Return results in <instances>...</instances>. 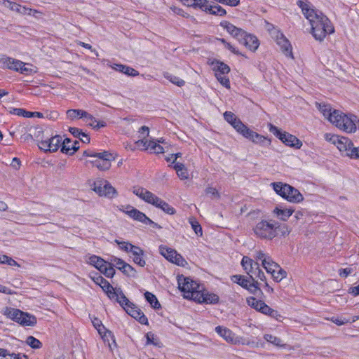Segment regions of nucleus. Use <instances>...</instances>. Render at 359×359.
Instances as JSON below:
<instances>
[{
    "label": "nucleus",
    "mask_w": 359,
    "mask_h": 359,
    "mask_svg": "<svg viewBox=\"0 0 359 359\" xmlns=\"http://www.w3.org/2000/svg\"><path fill=\"white\" fill-rule=\"evenodd\" d=\"M3 64L8 68L14 71H19L21 67L25 66L27 64L11 57H3L1 59Z\"/></svg>",
    "instance_id": "393cba45"
},
{
    "label": "nucleus",
    "mask_w": 359,
    "mask_h": 359,
    "mask_svg": "<svg viewBox=\"0 0 359 359\" xmlns=\"http://www.w3.org/2000/svg\"><path fill=\"white\" fill-rule=\"evenodd\" d=\"M100 271L108 278H111L115 273V270L111 263L107 262L106 266L102 269H100Z\"/></svg>",
    "instance_id": "09e8293b"
},
{
    "label": "nucleus",
    "mask_w": 359,
    "mask_h": 359,
    "mask_svg": "<svg viewBox=\"0 0 359 359\" xmlns=\"http://www.w3.org/2000/svg\"><path fill=\"white\" fill-rule=\"evenodd\" d=\"M179 289L184 293V297L195 300V294L198 293L202 286L190 278L178 279Z\"/></svg>",
    "instance_id": "423d86ee"
},
{
    "label": "nucleus",
    "mask_w": 359,
    "mask_h": 359,
    "mask_svg": "<svg viewBox=\"0 0 359 359\" xmlns=\"http://www.w3.org/2000/svg\"><path fill=\"white\" fill-rule=\"evenodd\" d=\"M146 338L147 344H153L156 346L161 347V342L154 333L151 332L147 333Z\"/></svg>",
    "instance_id": "8fccbe9b"
},
{
    "label": "nucleus",
    "mask_w": 359,
    "mask_h": 359,
    "mask_svg": "<svg viewBox=\"0 0 359 359\" xmlns=\"http://www.w3.org/2000/svg\"><path fill=\"white\" fill-rule=\"evenodd\" d=\"M90 265L95 266L96 269H97L100 271V269H102L103 266H106L107 262L104 261L103 259H102L100 257H97L96 255H92L89 257L88 262Z\"/></svg>",
    "instance_id": "58836bf2"
},
{
    "label": "nucleus",
    "mask_w": 359,
    "mask_h": 359,
    "mask_svg": "<svg viewBox=\"0 0 359 359\" xmlns=\"http://www.w3.org/2000/svg\"><path fill=\"white\" fill-rule=\"evenodd\" d=\"M205 192L206 194H210L211 195V196L213 198H217L219 199L220 198V194L218 192V191L214 188V187H208L205 189Z\"/></svg>",
    "instance_id": "680f3d73"
},
{
    "label": "nucleus",
    "mask_w": 359,
    "mask_h": 359,
    "mask_svg": "<svg viewBox=\"0 0 359 359\" xmlns=\"http://www.w3.org/2000/svg\"><path fill=\"white\" fill-rule=\"evenodd\" d=\"M254 236L260 240L272 241L278 236L279 232L285 236L290 229L286 224H280L273 219H261L252 228Z\"/></svg>",
    "instance_id": "f03ea898"
},
{
    "label": "nucleus",
    "mask_w": 359,
    "mask_h": 359,
    "mask_svg": "<svg viewBox=\"0 0 359 359\" xmlns=\"http://www.w3.org/2000/svg\"><path fill=\"white\" fill-rule=\"evenodd\" d=\"M4 313L8 318L16 321L17 323L20 320V316L23 315V312L20 310L8 307H6L4 309Z\"/></svg>",
    "instance_id": "7c9ffc66"
},
{
    "label": "nucleus",
    "mask_w": 359,
    "mask_h": 359,
    "mask_svg": "<svg viewBox=\"0 0 359 359\" xmlns=\"http://www.w3.org/2000/svg\"><path fill=\"white\" fill-rule=\"evenodd\" d=\"M137 144L140 145H142L144 147V150H149L150 153H154V146L156 145V142L153 140H145L144 139L138 140Z\"/></svg>",
    "instance_id": "79ce46f5"
},
{
    "label": "nucleus",
    "mask_w": 359,
    "mask_h": 359,
    "mask_svg": "<svg viewBox=\"0 0 359 359\" xmlns=\"http://www.w3.org/2000/svg\"><path fill=\"white\" fill-rule=\"evenodd\" d=\"M195 302L205 304H217L219 297L216 294L205 292L202 287L198 293L195 294Z\"/></svg>",
    "instance_id": "4468645a"
},
{
    "label": "nucleus",
    "mask_w": 359,
    "mask_h": 359,
    "mask_svg": "<svg viewBox=\"0 0 359 359\" xmlns=\"http://www.w3.org/2000/svg\"><path fill=\"white\" fill-rule=\"evenodd\" d=\"M144 297L146 300L150 304L152 308L155 309L161 308V304L154 294L149 292H146L144 293Z\"/></svg>",
    "instance_id": "a19ab883"
},
{
    "label": "nucleus",
    "mask_w": 359,
    "mask_h": 359,
    "mask_svg": "<svg viewBox=\"0 0 359 359\" xmlns=\"http://www.w3.org/2000/svg\"><path fill=\"white\" fill-rule=\"evenodd\" d=\"M264 339L266 341H268V342H269V343H271V344H273V345H275L276 346L283 347L285 346V344H283V341H282V340L280 338H278V337H277L276 336H273L272 334H266L264 336Z\"/></svg>",
    "instance_id": "37998d69"
},
{
    "label": "nucleus",
    "mask_w": 359,
    "mask_h": 359,
    "mask_svg": "<svg viewBox=\"0 0 359 359\" xmlns=\"http://www.w3.org/2000/svg\"><path fill=\"white\" fill-rule=\"evenodd\" d=\"M336 146L340 151L346 152V155L348 156L353 142L348 138L340 136Z\"/></svg>",
    "instance_id": "cd10ccee"
},
{
    "label": "nucleus",
    "mask_w": 359,
    "mask_h": 359,
    "mask_svg": "<svg viewBox=\"0 0 359 359\" xmlns=\"http://www.w3.org/2000/svg\"><path fill=\"white\" fill-rule=\"evenodd\" d=\"M324 137L327 142H330L336 145L340 136L332 133H325Z\"/></svg>",
    "instance_id": "0e129e2a"
},
{
    "label": "nucleus",
    "mask_w": 359,
    "mask_h": 359,
    "mask_svg": "<svg viewBox=\"0 0 359 359\" xmlns=\"http://www.w3.org/2000/svg\"><path fill=\"white\" fill-rule=\"evenodd\" d=\"M358 119L354 115H346L341 111H339L336 118L332 123L339 129L346 133H354L356 129V122Z\"/></svg>",
    "instance_id": "39448f33"
},
{
    "label": "nucleus",
    "mask_w": 359,
    "mask_h": 359,
    "mask_svg": "<svg viewBox=\"0 0 359 359\" xmlns=\"http://www.w3.org/2000/svg\"><path fill=\"white\" fill-rule=\"evenodd\" d=\"M123 269L121 271L124 274L130 277H135L137 274L136 270L129 264H123Z\"/></svg>",
    "instance_id": "6e6d98bb"
},
{
    "label": "nucleus",
    "mask_w": 359,
    "mask_h": 359,
    "mask_svg": "<svg viewBox=\"0 0 359 359\" xmlns=\"http://www.w3.org/2000/svg\"><path fill=\"white\" fill-rule=\"evenodd\" d=\"M215 76L223 86L227 88H230V81L229 78L226 76V74L215 72Z\"/></svg>",
    "instance_id": "5fc2aeb1"
},
{
    "label": "nucleus",
    "mask_w": 359,
    "mask_h": 359,
    "mask_svg": "<svg viewBox=\"0 0 359 359\" xmlns=\"http://www.w3.org/2000/svg\"><path fill=\"white\" fill-rule=\"evenodd\" d=\"M88 116L90 117H85L86 121L88 123V125L93 127V128L98 130L100 128L105 127L107 126L106 122L97 121L95 118H94L91 114L88 113Z\"/></svg>",
    "instance_id": "4c0bfd02"
},
{
    "label": "nucleus",
    "mask_w": 359,
    "mask_h": 359,
    "mask_svg": "<svg viewBox=\"0 0 359 359\" xmlns=\"http://www.w3.org/2000/svg\"><path fill=\"white\" fill-rule=\"evenodd\" d=\"M215 72L222 74H227L230 72V67L222 62L217 61L216 66L214 67Z\"/></svg>",
    "instance_id": "de8ad7c7"
},
{
    "label": "nucleus",
    "mask_w": 359,
    "mask_h": 359,
    "mask_svg": "<svg viewBox=\"0 0 359 359\" xmlns=\"http://www.w3.org/2000/svg\"><path fill=\"white\" fill-rule=\"evenodd\" d=\"M269 131L276 135L278 139H280L285 145L297 149H299L302 147V142L294 135H292L287 132H282L280 129L271 123L269 124Z\"/></svg>",
    "instance_id": "0eeeda50"
},
{
    "label": "nucleus",
    "mask_w": 359,
    "mask_h": 359,
    "mask_svg": "<svg viewBox=\"0 0 359 359\" xmlns=\"http://www.w3.org/2000/svg\"><path fill=\"white\" fill-rule=\"evenodd\" d=\"M39 147L40 149L43 150L45 152H55L58 150L59 147H62V138L60 135H55L46 140H38Z\"/></svg>",
    "instance_id": "9b49d317"
},
{
    "label": "nucleus",
    "mask_w": 359,
    "mask_h": 359,
    "mask_svg": "<svg viewBox=\"0 0 359 359\" xmlns=\"http://www.w3.org/2000/svg\"><path fill=\"white\" fill-rule=\"evenodd\" d=\"M93 190L100 196H104L108 198H114L116 195L115 188L106 180L95 182Z\"/></svg>",
    "instance_id": "f8f14e48"
},
{
    "label": "nucleus",
    "mask_w": 359,
    "mask_h": 359,
    "mask_svg": "<svg viewBox=\"0 0 359 359\" xmlns=\"http://www.w3.org/2000/svg\"><path fill=\"white\" fill-rule=\"evenodd\" d=\"M206 4H204L206 6L203 8H200L202 11H204L205 12H209L212 15H215L218 16H224L226 15V11L220 6L219 5H210L209 4V1L206 0Z\"/></svg>",
    "instance_id": "bb28decb"
},
{
    "label": "nucleus",
    "mask_w": 359,
    "mask_h": 359,
    "mask_svg": "<svg viewBox=\"0 0 359 359\" xmlns=\"http://www.w3.org/2000/svg\"><path fill=\"white\" fill-rule=\"evenodd\" d=\"M240 43L252 51L256 50L259 46L257 38L254 35L247 34V32H245V36H243Z\"/></svg>",
    "instance_id": "412c9836"
},
{
    "label": "nucleus",
    "mask_w": 359,
    "mask_h": 359,
    "mask_svg": "<svg viewBox=\"0 0 359 359\" xmlns=\"http://www.w3.org/2000/svg\"><path fill=\"white\" fill-rule=\"evenodd\" d=\"M93 279L96 284L99 285L102 287L110 299L115 300L116 302L119 298H121L122 299L121 303H123V302L128 301V298L123 293L121 288L113 287V286L102 276H97Z\"/></svg>",
    "instance_id": "20e7f679"
},
{
    "label": "nucleus",
    "mask_w": 359,
    "mask_h": 359,
    "mask_svg": "<svg viewBox=\"0 0 359 359\" xmlns=\"http://www.w3.org/2000/svg\"><path fill=\"white\" fill-rule=\"evenodd\" d=\"M159 252L169 262L178 266H184L187 263L185 259L176 250L165 245L159 246Z\"/></svg>",
    "instance_id": "9d476101"
},
{
    "label": "nucleus",
    "mask_w": 359,
    "mask_h": 359,
    "mask_svg": "<svg viewBox=\"0 0 359 359\" xmlns=\"http://www.w3.org/2000/svg\"><path fill=\"white\" fill-rule=\"evenodd\" d=\"M274 191L289 202L298 203L304 200L302 194L294 187L283 182H273L271 184Z\"/></svg>",
    "instance_id": "7ed1b4c3"
},
{
    "label": "nucleus",
    "mask_w": 359,
    "mask_h": 359,
    "mask_svg": "<svg viewBox=\"0 0 359 359\" xmlns=\"http://www.w3.org/2000/svg\"><path fill=\"white\" fill-rule=\"evenodd\" d=\"M351 158H359V147H355L353 145L352 146L350 152H348V156Z\"/></svg>",
    "instance_id": "338daca9"
},
{
    "label": "nucleus",
    "mask_w": 359,
    "mask_h": 359,
    "mask_svg": "<svg viewBox=\"0 0 359 359\" xmlns=\"http://www.w3.org/2000/svg\"><path fill=\"white\" fill-rule=\"evenodd\" d=\"M26 343L32 348H40L42 346L41 342L32 336H29L27 338Z\"/></svg>",
    "instance_id": "3c124183"
},
{
    "label": "nucleus",
    "mask_w": 359,
    "mask_h": 359,
    "mask_svg": "<svg viewBox=\"0 0 359 359\" xmlns=\"http://www.w3.org/2000/svg\"><path fill=\"white\" fill-rule=\"evenodd\" d=\"M67 116L72 120L76 118L90 117L87 111L81 109H69L67 111Z\"/></svg>",
    "instance_id": "f704fd0d"
},
{
    "label": "nucleus",
    "mask_w": 359,
    "mask_h": 359,
    "mask_svg": "<svg viewBox=\"0 0 359 359\" xmlns=\"http://www.w3.org/2000/svg\"><path fill=\"white\" fill-rule=\"evenodd\" d=\"M128 209L126 212L127 214L132 218L142 223H145L147 220H148V217L146 215L136 208L133 207L129 206L127 208Z\"/></svg>",
    "instance_id": "c756f323"
},
{
    "label": "nucleus",
    "mask_w": 359,
    "mask_h": 359,
    "mask_svg": "<svg viewBox=\"0 0 359 359\" xmlns=\"http://www.w3.org/2000/svg\"><path fill=\"white\" fill-rule=\"evenodd\" d=\"M69 131L74 137L77 138H79L84 133L81 129L74 127H70Z\"/></svg>",
    "instance_id": "69168bd1"
},
{
    "label": "nucleus",
    "mask_w": 359,
    "mask_h": 359,
    "mask_svg": "<svg viewBox=\"0 0 359 359\" xmlns=\"http://www.w3.org/2000/svg\"><path fill=\"white\" fill-rule=\"evenodd\" d=\"M294 210L291 208L283 209L279 207H276L273 212L280 218L283 221H286L293 213Z\"/></svg>",
    "instance_id": "473e14b6"
},
{
    "label": "nucleus",
    "mask_w": 359,
    "mask_h": 359,
    "mask_svg": "<svg viewBox=\"0 0 359 359\" xmlns=\"http://www.w3.org/2000/svg\"><path fill=\"white\" fill-rule=\"evenodd\" d=\"M287 276V272L283 270L280 266H279V268L274 273H273V278L276 282H280L283 278H286Z\"/></svg>",
    "instance_id": "603ef678"
},
{
    "label": "nucleus",
    "mask_w": 359,
    "mask_h": 359,
    "mask_svg": "<svg viewBox=\"0 0 359 359\" xmlns=\"http://www.w3.org/2000/svg\"><path fill=\"white\" fill-rule=\"evenodd\" d=\"M215 331L216 333L219 335L222 338H223L226 342L231 344H243V345H249L250 342L246 341L245 339L242 337H238L236 335L234 332H233L230 329L223 327V326H217L215 328Z\"/></svg>",
    "instance_id": "1a4fd4ad"
},
{
    "label": "nucleus",
    "mask_w": 359,
    "mask_h": 359,
    "mask_svg": "<svg viewBox=\"0 0 359 359\" xmlns=\"http://www.w3.org/2000/svg\"><path fill=\"white\" fill-rule=\"evenodd\" d=\"M111 262L113 267L116 266L118 269L121 271H122L124 267L123 264H126V262H124L123 259L115 257L111 258Z\"/></svg>",
    "instance_id": "bf43d9fd"
},
{
    "label": "nucleus",
    "mask_w": 359,
    "mask_h": 359,
    "mask_svg": "<svg viewBox=\"0 0 359 359\" xmlns=\"http://www.w3.org/2000/svg\"><path fill=\"white\" fill-rule=\"evenodd\" d=\"M231 280L239 285H241L242 287L246 289V287H248L250 283L251 282V279L249 278H245L243 276L241 275H233L231 277Z\"/></svg>",
    "instance_id": "e433bc0d"
},
{
    "label": "nucleus",
    "mask_w": 359,
    "mask_h": 359,
    "mask_svg": "<svg viewBox=\"0 0 359 359\" xmlns=\"http://www.w3.org/2000/svg\"><path fill=\"white\" fill-rule=\"evenodd\" d=\"M93 326L97 330L100 334H102L103 330H105V327L102 325V322L97 318H95L94 320H92Z\"/></svg>",
    "instance_id": "e2e57ef3"
},
{
    "label": "nucleus",
    "mask_w": 359,
    "mask_h": 359,
    "mask_svg": "<svg viewBox=\"0 0 359 359\" xmlns=\"http://www.w3.org/2000/svg\"><path fill=\"white\" fill-rule=\"evenodd\" d=\"M221 26L224 27L231 36L236 38L239 42L243 36H245V32L241 28L236 27L233 24L224 21L221 22Z\"/></svg>",
    "instance_id": "f3484780"
},
{
    "label": "nucleus",
    "mask_w": 359,
    "mask_h": 359,
    "mask_svg": "<svg viewBox=\"0 0 359 359\" xmlns=\"http://www.w3.org/2000/svg\"><path fill=\"white\" fill-rule=\"evenodd\" d=\"M189 223L196 234L201 236L203 235V230L200 224L194 218H191L189 219Z\"/></svg>",
    "instance_id": "864d4df0"
},
{
    "label": "nucleus",
    "mask_w": 359,
    "mask_h": 359,
    "mask_svg": "<svg viewBox=\"0 0 359 359\" xmlns=\"http://www.w3.org/2000/svg\"><path fill=\"white\" fill-rule=\"evenodd\" d=\"M297 5L309 22L311 34L316 40L323 41L327 35L334 32V27L330 19L320 11L317 10L308 0H297Z\"/></svg>",
    "instance_id": "f257e3e1"
},
{
    "label": "nucleus",
    "mask_w": 359,
    "mask_h": 359,
    "mask_svg": "<svg viewBox=\"0 0 359 359\" xmlns=\"http://www.w3.org/2000/svg\"><path fill=\"white\" fill-rule=\"evenodd\" d=\"M259 309H262L260 311V312L262 313L269 316L272 318H276V320H278L279 318L281 317V316L279 314V313L277 311L271 309L270 306H269L265 303L264 304L263 306H260Z\"/></svg>",
    "instance_id": "ea45409f"
},
{
    "label": "nucleus",
    "mask_w": 359,
    "mask_h": 359,
    "mask_svg": "<svg viewBox=\"0 0 359 359\" xmlns=\"http://www.w3.org/2000/svg\"><path fill=\"white\" fill-rule=\"evenodd\" d=\"M113 155L107 151L100 152L96 159L91 163L100 170H107L111 167V161L114 160Z\"/></svg>",
    "instance_id": "ddd939ff"
},
{
    "label": "nucleus",
    "mask_w": 359,
    "mask_h": 359,
    "mask_svg": "<svg viewBox=\"0 0 359 359\" xmlns=\"http://www.w3.org/2000/svg\"><path fill=\"white\" fill-rule=\"evenodd\" d=\"M246 290H248L251 294L254 295H258L259 294H262V292L258 287V282L255 280V278H253V280H251V282L250 283L248 287H246Z\"/></svg>",
    "instance_id": "a18cd8bd"
},
{
    "label": "nucleus",
    "mask_w": 359,
    "mask_h": 359,
    "mask_svg": "<svg viewBox=\"0 0 359 359\" xmlns=\"http://www.w3.org/2000/svg\"><path fill=\"white\" fill-rule=\"evenodd\" d=\"M224 118L225 121L230 123L239 134L241 135L244 130H245L247 126L238 118L231 111L224 112Z\"/></svg>",
    "instance_id": "2eb2a0df"
},
{
    "label": "nucleus",
    "mask_w": 359,
    "mask_h": 359,
    "mask_svg": "<svg viewBox=\"0 0 359 359\" xmlns=\"http://www.w3.org/2000/svg\"><path fill=\"white\" fill-rule=\"evenodd\" d=\"M244 137L252 140L255 143H263L266 140V138L258 134L257 133L249 129L248 126H246L245 130L241 134Z\"/></svg>",
    "instance_id": "b1692460"
},
{
    "label": "nucleus",
    "mask_w": 359,
    "mask_h": 359,
    "mask_svg": "<svg viewBox=\"0 0 359 359\" xmlns=\"http://www.w3.org/2000/svg\"><path fill=\"white\" fill-rule=\"evenodd\" d=\"M173 168L176 170L177 176L182 180H187L189 178L188 170L183 163H176L173 165Z\"/></svg>",
    "instance_id": "72a5a7b5"
},
{
    "label": "nucleus",
    "mask_w": 359,
    "mask_h": 359,
    "mask_svg": "<svg viewBox=\"0 0 359 359\" xmlns=\"http://www.w3.org/2000/svg\"><path fill=\"white\" fill-rule=\"evenodd\" d=\"M133 193L137 196H138L140 198L150 204L151 203L154 196H156L151 191L140 187H134L133 188Z\"/></svg>",
    "instance_id": "6ab92c4d"
},
{
    "label": "nucleus",
    "mask_w": 359,
    "mask_h": 359,
    "mask_svg": "<svg viewBox=\"0 0 359 359\" xmlns=\"http://www.w3.org/2000/svg\"><path fill=\"white\" fill-rule=\"evenodd\" d=\"M262 266L265 269L267 273H271L272 276L273 273H274L279 268V265L274 262L271 257L267 258L266 260H264Z\"/></svg>",
    "instance_id": "c9c22d12"
},
{
    "label": "nucleus",
    "mask_w": 359,
    "mask_h": 359,
    "mask_svg": "<svg viewBox=\"0 0 359 359\" xmlns=\"http://www.w3.org/2000/svg\"><path fill=\"white\" fill-rule=\"evenodd\" d=\"M358 316H353L352 320L347 319L346 318L342 317H337L336 320H334V323L339 326L343 325L344 324H346L348 323H353L358 320Z\"/></svg>",
    "instance_id": "13d9d810"
},
{
    "label": "nucleus",
    "mask_w": 359,
    "mask_h": 359,
    "mask_svg": "<svg viewBox=\"0 0 359 359\" xmlns=\"http://www.w3.org/2000/svg\"><path fill=\"white\" fill-rule=\"evenodd\" d=\"M6 6L10 8L12 11H16L18 13H19L20 10V4L10 1H6Z\"/></svg>",
    "instance_id": "774afa93"
},
{
    "label": "nucleus",
    "mask_w": 359,
    "mask_h": 359,
    "mask_svg": "<svg viewBox=\"0 0 359 359\" xmlns=\"http://www.w3.org/2000/svg\"><path fill=\"white\" fill-rule=\"evenodd\" d=\"M115 242L119 245V248L126 251V252H131V248H132V246H134L133 245H132L131 243H128V242H125V241H119L118 240H115Z\"/></svg>",
    "instance_id": "052dcab7"
},
{
    "label": "nucleus",
    "mask_w": 359,
    "mask_h": 359,
    "mask_svg": "<svg viewBox=\"0 0 359 359\" xmlns=\"http://www.w3.org/2000/svg\"><path fill=\"white\" fill-rule=\"evenodd\" d=\"M121 302L122 299L121 298L116 301V302L123 308L128 314L136 319L142 325H148L147 318L140 309L136 307L135 305L128 299V301L123 302V303H121Z\"/></svg>",
    "instance_id": "6e6552de"
},
{
    "label": "nucleus",
    "mask_w": 359,
    "mask_h": 359,
    "mask_svg": "<svg viewBox=\"0 0 359 359\" xmlns=\"http://www.w3.org/2000/svg\"><path fill=\"white\" fill-rule=\"evenodd\" d=\"M10 113L23 117H32L34 116V113L27 111L21 108H13L10 110Z\"/></svg>",
    "instance_id": "49530a36"
},
{
    "label": "nucleus",
    "mask_w": 359,
    "mask_h": 359,
    "mask_svg": "<svg viewBox=\"0 0 359 359\" xmlns=\"http://www.w3.org/2000/svg\"><path fill=\"white\" fill-rule=\"evenodd\" d=\"M241 264L246 271L248 275L250 276L251 280H253V274H255V271L258 269L259 264L257 262H254L252 259L244 256L241 261Z\"/></svg>",
    "instance_id": "a211bd4d"
},
{
    "label": "nucleus",
    "mask_w": 359,
    "mask_h": 359,
    "mask_svg": "<svg viewBox=\"0 0 359 359\" xmlns=\"http://www.w3.org/2000/svg\"><path fill=\"white\" fill-rule=\"evenodd\" d=\"M111 67L113 69H114L117 72L123 73L127 76H136L139 75L138 71L133 69V67H130L129 66H126L124 65L114 64L111 66Z\"/></svg>",
    "instance_id": "c85d7f7f"
},
{
    "label": "nucleus",
    "mask_w": 359,
    "mask_h": 359,
    "mask_svg": "<svg viewBox=\"0 0 359 359\" xmlns=\"http://www.w3.org/2000/svg\"><path fill=\"white\" fill-rule=\"evenodd\" d=\"M318 109L323 114L325 118L329 120L332 123L334 122L337 114H338V110H332V107L330 104H318Z\"/></svg>",
    "instance_id": "5701e85b"
},
{
    "label": "nucleus",
    "mask_w": 359,
    "mask_h": 359,
    "mask_svg": "<svg viewBox=\"0 0 359 359\" xmlns=\"http://www.w3.org/2000/svg\"><path fill=\"white\" fill-rule=\"evenodd\" d=\"M248 304L252 308L255 309L256 311L260 312L262 309H260V306H263L264 302L262 300H257L255 297H249L247 299Z\"/></svg>",
    "instance_id": "c03bdc74"
},
{
    "label": "nucleus",
    "mask_w": 359,
    "mask_h": 359,
    "mask_svg": "<svg viewBox=\"0 0 359 359\" xmlns=\"http://www.w3.org/2000/svg\"><path fill=\"white\" fill-rule=\"evenodd\" d=\"M276 40L277 44L280 46L283 53L287 56L292 57V46L283 34L277 32Z\"/></svg>",
    "instance_id": "dca6fc26"
},
{
    "label": "nucleus",
    "mask_w": 359,
    "mask_h": 359,
    "mask_svg": "<svg viewBox=\"0 0 359 359\" xmlns=\"http://www.w3.org/2000/svg\"><path fill=\"white\" fill-rule=\"evenodd\" d=\"M79 142L74 141V142L69 138H65L62 144L61 151L68 155L74 154L79 149Z\"/></svg>",
    "instance_id": "aec40b11"
},
{
    "label": "nucleus",
    "mask_w": 359,
    "mask_h": 359,
    "mask_svg": "<svg viewBox=\"0 0 359 359\" xmlns=\"http://www.w3.org/2000/svg\"><path fill=\"white\" fill-rule=\"evenodd\" d=\"M151 204L158 208L161 209L163 212L168 215H174L175 213V210L173 207L170 205L167 202L162 200L157 196H154V200Z\"/></svg>",
    "instance_id": "4be33fe9"
},
{
    "label": "nucleus",
    "mask_w": 359,
    "mask_h": 359,
    "mask_svg": "<svg viewBox=\"0 0 359 359\" xmlns=\"http://www.w3.org/2000/svg\"><path fill=\"white\" fill-rule=\"evenodd\" d=\"M165 78H166L167 79H168L170 82H172V83L177 85V86H182L184 85L185 83V81L181 79H180L179 77H177L175 76H173V75H171V74H166L165 75Z\"/></svg>",
    "instance_id": "4d7b16f0"
},
{
    "label": "nucleus",
    "mask_w": 359,
    "mask_h": 359,
    "mask_svg": "<svg viewBox=\"0 0 359 359\" xmlns=\"http://www.w3.org/2000/svg\"><path fill=\"white\" fill-rule=\"evenodd\" d=\"M18 323L23 326H34L36 324V318L33 315L23 312V315L20 316Z\"/></svg>",
    "instance_id": "2f4dec72"
},
{
    "label": "nucleus",
    "mask_w": 359,
    "mask_h": 359,
    "mask_svg": "<svg viewBox=\"0 0 359 359\" xmlns=\"http://www.w3.org/2000/svg\"><path fill=\"white\" fill-rule=\"evenodd\" d=\"M131 253L133 256V262L140 266H144L146 264L145 260L143 259L144 251L137 246H132Z\"/></svg>",
    "instance_id": "a878e982"
}]
</instances>
